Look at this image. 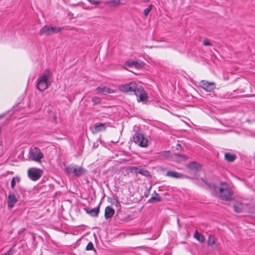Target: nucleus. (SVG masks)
<instances>
[{
	"label": "nucleus",
	"instance_id": "obj_37",
	"mask_svg": "<svg viewBox=\"0 0 255 255\" xmlns=\"http://www.w3.org/2000/svg\"><path fill=\"white\" fill-rule=\"evenodd\" d=\"M113 200L115 201L116 206H118L120 204V203L117 200H116V199H113Z\"/></svg>",
	"mask_w": 255,
	"mask_h": 255
},
{
	"label": "nucleus",
	"instance_id": "obj_22",
	"mask_svg": "<svg viewBox=\"0 0 255 255\" xmlns=\"http://www.w3.org/2000/svg\"><path fill=\"white\" fill-rule=\"evenodd\" d=\"M234 211L236 213H240L243 209V205L240 203H236L234 205Z\"/></svg>",
	"mask_w": 255,
	"mask_h": 255
},
{
	"label": "nucleus",
	"instance_id": "obj_12",
	"mask_svg": "<svg viewBox=\"0 0 255 255\" xmlns=\"http://www.w3.org/2000/svg\"><path fill=\"white\" fill-rule=\"evenodd\" d=\"M18 197L14 196L13 193H9L7 198V206L8 208L11 209L13 207L15 204L17 202Z\"/></svg>",
	"mask_w": 255,
	"mask_h": 255
},
{
	"label": "nucleus",
	"instance_id": "obj_28",
	"mask_svg": "<svg viewBox=\"0 0 255 255\" xmlns=\"http://www.w3.org/2000/svg\"><path fill=\"white\" fill-rule=\"evenodd\" d=\"M134 61L128 60L125 63V65L128 67H134Z\"/></svg>",
	"mask_w": 255,
	"mask_h": 255
},
{
	"label": "nucleus",
	"instance_id": "obj_25",
	"mask_svg": "<svg viewBox=\"0 0 255 255\" xmlns=\"http://www.w3.org/2000/svg\"><path fill=\"white\" fill-rule=\"evenodd\" d=\"M144 66V63L143 62H138L134 61V67L137 69L142 68Z\"/></svg>",
	"mask_w": 255,
	"mask_h": 255
},
{
	"label": "nucleus",
	"instance_id": "obj_34",
	"mask_svg": "<svg viewBox=\"0 0 255 255\" xmlns=\"http://www.w3.org/2000/svg\"><path fill=\"white\" fill-rule=\"evenodd\" d=\"M203 45L205 46L211 45L212 44L208 39H205L203 42Z\"/></svg>",
	"mask_w": 255,
	"mask_h": 255
},
{
	"label": "nucleus",
	"instance_id": "obj_23",
	"mask_svg": "<svg viewBox=\"0 0 255 255\" xmlns=\"http://www.w3.org/2000/svg\"><path fill=\"white\" fill-rule=\"evenodd\" d=\"M155 193V196H153L148 200L149 202H151L152 201H155L156 202H159L161 200V198L159 195L158 194L156 193L155 191H154Z\"/></svg>",
	"mask_w": 255,
	"mask_h": 255
},
{
	"label": "nucleus",
	"instance_id": "obj_6",
	"mask_svg": "<svg viewBox=\"0 0 255 255\" xmlns=\"http://www.w3.org/2000/svg\"><path fill=\"white\" fill-rule=\"evenodd\" d=\"M134 142L140 147H146L148 145V140L143 134L138 132H136L133 136Z\"/></svg>",
	"mask_w": 255,
	"mask_h": 255
},
{
	"label": "nucleus",
	"instance_id": "obj_27",
	"mask_svg": "<svg viewBox=\"0 0 255 255\" xmlns=\"http://www.w3.org/2000/svg\"><path fill=\"white\" fill-rule=\"evenodd\" d=\"M153 7V5L152 4H150L148 7H147L146 8H145L144 11H143V14L145 16H147L149 14V13L150 12V11H151V10L152 9Z\"/></svg>",
	"mask_w": 255,
	"mask_h": 255
},
{
	"label": "nucleus",
	"instance_id": "obj_17",
	"mask_svg": "<svg viewBox=\"0 0 255 255\" xmlns=\"http://www.w3.org/2000/svg\"><path fill=\"white\" fill-rule=\"evenodd\" d=\"M97 91L98 93H101L102 94H105L106 93H113L114 92V91L111 89L110 88L106 87H98L97 88Z\"/></svg>",
	"mask_w": 255,
	"mask_h": 255
},
{
	"label": "nucleus",
	"instance_id": "obj_14",
	"mask_svg": "<svg viewBox=\"0 0 255 255\" xmlns=\"http://www.w3.org/2000/svg\"><path fill=\"white\" fill-rule=\"evenodd\" d=\"M84 210L86 211V212L87 214H89L91 216L93 217H98L100 212V206H98L97 208H93L92 209L85 208Z\"/></svg>",
	"mask_w": 255,
	"mask_h": 255
},
{
	"label": "nucleus",
	"instance_id": "obj_16",
	"mask_svg": "<svg viewBox=\"0 0 255 255\" xmlns=\"http://www.w3.org/2000/svg\"><path fill=\"white\" fill-rule=\"evenodd\" d=\"M115 210L110 206H107L105 210L104 216L106 219L111 218L115 214Z\"/></svg>",
	"mask_w": 255,
	"mask_h": 255
},
{
	"label": "nucleus",
	"instance_id": "obj_21",
	"mask_svg": "<svg viewBox=\"0 0 255 255\" xmlns=\"http://www.w3.org/2000/svg\"><path fill=\"white\" fill-rule=\"evenodd\" d=\"M20 181V178L18 176L12 177L11 180L10 187L11 189H14L16 183H19Z\"/></svg>",
	"mask_w": 255,
	"mask_h": 255
},
{
	"label": "nucleus",
	"instance_id": "obj_24",
	"mask_svg": "<svg viewBox=\"0 0 255 255\" xmlns=\"http://www.w3.org/2000/svg\"><path fill=\"white\" fill-rule=\"evenodd\" d=\"M215 236L213 235H210L208 240V245L209 246H213L215 244Z\"/></svg>",
	"mask_w": 255,
	"mask_h": 255
},
{
	"label": "nucleus",
	"instance_id": "obj_19",
	"mask_svg": "<svg viewBox=\"0 0 255 255\" xmlns=\"http://www.w3.org/2000/svg\"><path fill=\"white\" fill-rule=\"evenodd\" d=\"M194 237L195 238L198 242L200 243H203L205 240V237L200 233H199L197 231V230H196L194 234Z\"/></svg>",
	"mask_w": 255,
	"mask_h": 255
},
{
	"label": "nucleus",
	"instance_id": "obj_20",
	"mask_svg": "<svg viewBox=\"0 0 255 255\" xmlns=\"http://www.w3.org/2000/svg\"><path fill=\"white\" fill-rule=\"evenodd\" d=\"M120 3V0H107L105 3L109 6H116Z\"/></svg>",
	"mask_w": 255,
	"mask_h": 255
},
{
	"label": "nucleus",
	"instance_id": "obj_10",
	"mask_svg": "<svg viewBox=\"0 0 255 255\" xmlns=\"http://www.w3.org/2000/svg\"><path fill=\"white\" fill-rule=\"evenodd\" d=\"M135 91L134 94L138 98V101L143 102L147 99V93L142 86H139Z\"/></svg>",
	"mask_w": 255,
	"mask_h": 255
},
{
	"label": "nucleus",
	"instance_id": "obj_35",
	"mask_svg": "<svg viewBox=\"0 0 255 255\" xmlns=\"http://www.w3.org/2000/svg\"><path fill=\"white\" fill-rule=\"evenodd\" d=\"M175 155L176 156H180V157H182L184 160H186L187 159V157H186L185 155H181V154H178V153H175Z\"/></svg>",
	"mask_w": 255,
	"mask_h": 255
},
{
	"label": "nucleus",
	"instance_id": "obj_9",
	"mask_svg": "<svg viewBox=\"0 0 255 255\" xmlns=\"http://www.w3.org/2000/svg\"><path fill=\"white\" fill-rule=\"evenodd\" d=\"M199 86L207 92H212L216 88L214 82H209L206 80H202L199 83Z\"/></svg>",
	"mask_w": 255,
	"mask_h": 255
},
{
	"label": "nucleus",
	"instance_id": "obj_18",
	"mask_svg": "<svg viewBox=\"0 0 255 255\" xmlns=\"http://www.w3.org/2000/svg\"><path fill=\"white\" fill-rule=\"evenodd\" d=\"M224 157L226 161L229 162H233L237 158L234 154H231L229 152H226L224 154Z\"/></svg>",
	"mask_w": 255,
	"mask_h": 255
},
{
	"label": "nucleus",
	"instance_id": "obj_31",
	"mask_svg": "<svg viewBox=\"0 0 255 255\" xmlns=\"http://www.w3.org/2000/svg\"><path fill=\"white\" fill-rule=\"evenodd\" d=\"M86 249L87 251L93 250L94 249L93 244L91 242H89L88 244V245L86 246Z\"/></svg>",
	"mask_w": 255,
	"mask_h": 255
},
{
	"label": "nucleus",
	"instance_id": "obj_8",
	"mask_svg": "<svg viewBox=\"0 0 255 255\" xmlns=\"http://www.w3.org/2000/svg\"><path fill=\"white\" fill-rule=\"evenodd\" d=\"M42 170L36 168H30L27 171L28 176L32 181L38 180L42 175Z\"/></svg>",
	"mask_w": 255,
	"mask_h": 255
},
{
	"label": "nucleus",
	"instance_id": "obj_4",
	"mask_svg": "<svg viewBox=\"0 0 255 255\" xmlns=\"http://www.w3.org/2000/svg\"><path fill=\"white\" fill-rule=\"evenodd\" d=\"M28 156L32 160L40 162L41 159L43 158L44 155L39 148L35 146L30 148Z\"/></svg>",
	"mask_w": 255,
	"mask_h": 255
},
{
	"label": "nucleus",
	"instance_id": "obj_39",
	"mask_svg": "<svg viewBox=\"0 0 255 255\" xmlns=\"http://www.w3.org/2000/svg\"><path fill=\"white\" fill-rule=\"evenodd\" d=\"M145 2H147V1H148L149 0H143Z\"/></svg>",
	"mask_w": 255,
	"mask_h": 255
},
{
	"label": "nucleus",
	"instance_id": "obj_3",
	"mask_svg": "<svg viewBox=\"0 0 255 255\" xmlns=\"http://www.w3.org/2000/svg\"><path fill=\"white\" fill-rule=\"evenodd\" d=\"M65 172L67 174H72L74 177H78L85 174L86 170L82 167L71 164L66 167Z\"/></svg>",
	"mask_w": 255,
	"mask_h": 255
},
{
	"label": "nucleus",
	"instance_id": "obj_26",
	"mask_svg": "<svg viewBox=\"0 0 255 255\" xmlns=\"http://www.w3.org/2000/svg\"><path fill=\"white\" fill-rule=\"evenodd\" d=\"M92 101L94 103V105L99 104L101 102V99L98 97H93L92 99Z\"/></svg>",
	"mask_w": 255,
	"mask_h": 255
},
{
	"label": "nucleus",
	"instance_id": "obj_38",
	"mask_svg": "<svg viewBox=\"0 0 255 255\" xmlns=\"http://www.w3.org/2000/svg\"><path fill=\"white\" fill-rule=\"evenodd\" d=\"M4 115L2 114V115H0V119L2 118L3 117H4Z\"/></svg>",
	"mask_w": 255,
	"mask_h": 255
},
{
	"label": "nucleus",
	"instance_id": "obj_5",
	"mask_svg": "<svg viewBox=\"0 0 255 255\" xmlns=\"http://www.w3.org/2000/svg\"><path fill=\"white\" fill-rule=\"evenodd\" d=\"M63 29V27H53L49 25H45L40 29L39 34L41 35H49L53 33H58Z\"/></svg>",
	"mask_w": 255,
	"mask_h": 255
},
{
	"label": "nucleus",
	"instance_id": "obj_32",
	"mask_svg": "<svg viewBox=\"0 0 255 255\" xmlns=\"http://www.w3.org/2000/svg\"><path fill=\"white\" fill-rule=\"evenodd\" d=\"M88 0L90 3L92 4H94V5H98V4L101 3V1L99 0Z\"/></svg>",
	"mask_w": 255,
	"mask_h": 255
},
{
	"label": "nucleus",
	"instance_id": "obj_2",
	"mask_svg": "<svg viewBox=\"0 0 255 255\" xmlns=\"http://www.w3.org/2000/svg\"><path fill=\"white\" fill-rule=\"evenodd\" d=\"M52 72L49 69H46L45 73L40 76L37 79L36 87L40 91H43L48 88V80L51 78Z\"/></svg>",
	"mask_w": 255,
	"mask_h": 255
},
{
	"label": "nucleus",
	"instance_id": "obj_29",
	"mask_svg": "<svg viewBox=\"0 0 255 255\" xmlns=\"http://www.w3.org/2000/svg\"><path fill=\"white\" fill-rule=\"evenodd\" d=\"M169 154V151H162L159 153L160 156L161 157H164V158H167L168 157Z\"/></svg>",
	"mask_w": 255,
	"mask_h": 255
},
{
	"label": "nucleus",
	"instance_id": "obj_7",
	"mask_svg": "<svg viewBox=\"0 0 255 255\" xmlns=\"http://www.w3.org/2000/svg\"><path fill=\"white\" fill-rule=\"evenodd\" d=\"M139 85H137L134 82H131L129 83L121 85L119 86V90L124 93H128L133 92L135 93V90L137 89Z\"/></svg>",
	"mask_w": 255,
	"mask_h": 255
},
{
	"label": "nucleus",
	"instance_id": "obj_30",
	"mask_svg": "<svg viewBox=\"0 0 255 255\" xmlns=\"http://www.w3.org/2000/svg\"><path fill=\"white\" fill-rule=\"evenodd\" d=\"M188 167L191 169H197V164L195 162H192L189 163Z\"/></svg>",
	"mask_w": 255,
	"mask_h": 255
},
{
	"label": "nucleus",
	"instance_id": "obj_15",
	"mask_svg": "<svg viewBox=\"0 0 255 255\" xmlns=\"http://www.w3.org/2000/svg\"><path fill=\"white\" fill-rule=\"evenodd\" d=\"M166 175L174 178H182L185 177L183 174L175 171H169L166 173Z\"/></svg>",
	"mask_w": 255,
	"mask_h": 255
},
{
	"label": "nucleus",
	"instance_id": "obj_33",
	"mask_svg": "<svg viewBox=\"0 0 255 255\" xmlns=\"http://www.w3.org/2000/svg\"><path fill=\"white\" fill-rule=\"evenodd\" d=\"M9 193H13V194L14 195V196H16V197H19V196H18V193H17V191H16V190L15 189V188H14V189H11V191H10L9 192Z\"/></svg>",
	"mask_w": 255,
	"mask_h": 255
},
{
	"label": "nucleus",
	"instance_id": "obj_1",
	"mask_svg": "<svg viewBox=\"0 0 255 255\" xmlns=\"http://www.w3.org/2000/svg\"><path fill=\"white\" fill-rule=\"evenodd\" d=\"M215 190L222 200L228 201L231 199L233 192L229 185L226 182H221L219 186L215 187Z\"/></svg>",
	"mask_w": 255,
	"mask_h": 255
},
{
	"label": "nucleus",
	"instance_id": "obj_36",
	"mask_svg": "<svg viewBox=\"0 0 255 255\" xmlns=\"http://www.w3.org/2000/svg\"><path fill=\"white\" fill-rule=\"evenodd\" d=\"M181 147H182L181 145L180 144L178 143L176 144V149H181Z\"/></svg>",
	"mask_w": 255,
	"mask_h": 255
},
{
	"label": "nucleus",
	"instance_id": "obj_11",
	"mask_svg": "<svg viewBox=\"0 0 255 255\" xmlns=\"http://www.w3.org/2000/svg\"><path fill=\"white\" fill-rule=\"evenodd\" d=\"M128 170L130 172H134L136 174L139 173L145 177L150 176L149 172L147 170L142 168H138L135 166H129L128 167Z\"/></svg>",
	"mask_w": 255,
	"mask_h": 255
},
{
	"label": "nucleus",
	"instance_id": "obj_13",
	"mask_svg": "<svg viewBox=\"0 0 255 255\" xmlns=\"http://www.w3.org/2000/svg\"><path fill=\"white\" fill-rule=\"evenodd\" d=\"M106 125L102 123H96L94 125V129L92 131L93 133H97L99 132L105 131L106 129Z\"/></svg>",
	"mask_w": 255,
	"mask_h": 255
}]
</instances>
